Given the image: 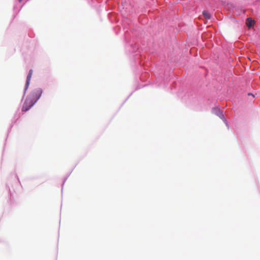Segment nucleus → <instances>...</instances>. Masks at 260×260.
Here are the masks:
<instances>
[{
	"instance_id": "7ed1b4c3",
	"label": "nucleus",
	"mask_w": 260,
	"mask_h": 260,
	"mask_svg": "<svg viewBox=\"0 0 260 260\" xmlns=\"http://www.w3.org/2000/svg\"><path fill=\"white\" fill-rule=\"evenodd\" d=\"M254 21L251 18H248L246 20V25L248 27H251L254 24Z\"/></svg>"
},
{
	"instance_id": "20e7f679",
	"label": "nucleus",
	"mask_w": 260,
	"mask_h": 260,
	"mask_svg": "<svg viewBox=\"0 0 260 260\" xmlns=\"http://www.w3.org/2000/svg\"><path fill=\"white\" fill-rule=\"evenodd\" d=\"M203 14L206 18L208 19L211 18V14L208 11H204L203 12Z\"/></svg>"
},
{
	"instance_id": "f03ea898",
	"label": "nucleus",
	"mask_w": 260,
	"mask_h": 260,
	"mask_svg": "<svg viewBox=\"0 0 260 260\" xmlns=\"http://www.w3.org/2000/svg\"><path fill=\"white\" fill-rule=\"evenodd\" d=\"M32 73H33L32 70H30L29 71L28 74L27 75V79H26V88H25L26 89L27 88V87L29 84V82H30V81L32 75Z\"/></svg>"
},
{
	"instance_id": "f257e3e1",
	"label": "nucleus",
	"mask_w": 260,
	"mask_h": 260,
	"mask_svg": "<svg viewBox=\"0 0 260 260\" xmlns=\"http://www.w3.org/2000/svg\"><path fill=\"white\" fill-rule=\"evenodd\" d=\"M42 92V89L40 88L33 90L26 98L22 107V111H26L29 110L40 99Z\"/></svg>"
},
{
	"instance_id": "39448f33",
	"label": "nucleus",
	"mask_w": 260,
	"mask_h": 260,
	"mask_svg": "<svg viewBox=\"0 0 260 260\" xmlns=\"http://www.w3.org/2000/svg\"><path fill=\"white\" fill-rule=\"evenodd\" d=\"M22 0H19V2H21Z\"/></svg>"
}]
</instances>
